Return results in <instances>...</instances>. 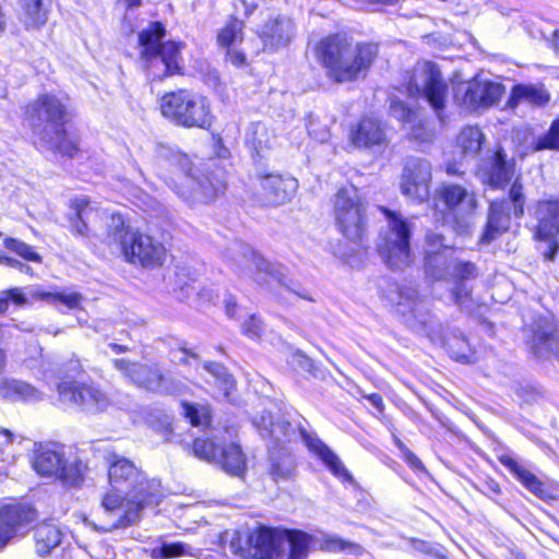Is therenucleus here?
I'll use <instances>...</instances> for the list:
<instances>
[{
  "label": "nucleus",
  "mask_w": 559,
  "mask_h": 559,
  "mask_svg": "<svg viewBox=\"0 0 559 559\" xmlns=\"http://www.w3.org/2000/svg\"><path fill=\"white\" fill-rule=\"evenodd\" d=\"M108 478L116 492L105 495L102 506L106 512L115 514V519L106 530L132 525L146 506L158 503L154 484L128 459L110 455Z\"/></svg>",
  "instance_id": "f257e3e1"
},
{
  "label": "nucleus",
  "mask_w": 559,
  "mask_h": 559,
  "mask_svg": "<svg viewBox=\"0 0 559 559\" xmlns=\"http://www.w3.org/2000/svg\"><path fill=\"white\" fill-rule=\"evenodd\" d=\"M316 53L330 78L349 82L366 73L378 56V46L371 43L354 45L345 36L332 35L318 44Z\"/></svg>",
  "instance_id": "f03ea898"
},
{
  "label": "nucleus",
  "mask_w": 559,
  "mask_h": 559,
  "mask_svg": "<svg viewBox=\"0 0 559 559\" xmlns=\"http://www.w3.org/2000/svg\"><path fill=\"white\" fill-rule=\"evenodd\" d=\"M105 221L107 237L106 240L117 245H155L151 235H143L139 226L131 221H127L121 214L111 213L99 209L96 204L86 198H76L70 203V228L73 233L81 236H88L92 228L88 223L94 218Z\"/></svg>",
  "instance_id": "7ed1b4c3"
},
{
  "label": "nucleus",
  "mask_w": 559,
  "mask_h": 559,
  "mask_svg": "<svg viewBox=\"0 0 559 559\" xmlns=\"http://www.w3.org/2000/svg\"><path fill=\"white\" fill-rule=\"evenodd\" d=\"M28 116L35 145L74 156L78 148L66 139L64 124L69 112L61 99L55 95H41L29 106Z\"/></svg>",
  "instance_id": "20e7f679"
},
{
  "label": "nucleus",
  "mask_w": 559,
  "mask_h": 559,
  "mask_svg": "<svg viewBox=\"0 0 559 559\" xmlns=\"http://www.w3.org/2000/svg\"><path fill=\"white\" fill-rule=\"evenodd\" d=\"M252 424L264 439H274L276 442L293 441L298 436L307 448L330 469V472L344 483H354L352 474L347 471L341 459L319 438L311 436L305 429H296L288 421H273L270 413L263 412L252 418Z\"/></svg>",
  "instance_id": "39448f33"
},
{
  "label": "nucleus",
  "mask_w": 559,
  "mask_h": 559,
  "mask_svg": "<svg viewBox=\"0 0 559 559\" xmlns=\"http://www.w3.org/2000/svg\"><path fill=\"white\" fill-rule=\"evenodd\" d=\"M165 28L158 22L151 23L139 34L141 57L146 74L152 80H163L167 76L180 74L182 71L180 41H165Z\"/></svg>",
  "instance_id": "423d86ee"
},
{
  "label": "nucleus",
  "mask_w": 559,
  "mask_h": 559,
  "mask_svg": "<svg viewBox=\"0 0 559 559\" xmlns=\"http://www.w3.org/2000/svg\"><path fill=\"white\" fill-rule=\"evenodd\" d=\"M159 107L165 118L182 128L207 130L214 120L210 100L189 90L166 93L160 98Z\"/></svg>",
  "instance_id": "0eeeda50"
},
{
  "label": "nucleus",
  "mask_w": 559,
  "mask_h": 559,
  "mask_svg": "<svg viewBox=\"0 0 559 559\" xmlns=\"http://www.w3.org/2000/svg\"><path fill=\"white\" fill-rule=\"evenodd\" d=\"M173 163L176 165L178 171L176 179L173 180L175 192L183 200L191 203H206L217 197L225 188V180L223 177H200L197 175L199 171L193 167L190 158L183 154H175Z\"/></svg>",
  "instance_id": "6e6552de"
},
{
  "label": "nucleus",
  "mask_w": 559,
  "mask_h": 559,
  "mask_svg": "<svg viewBox=\"0 0 559 559\" xmlns=\"http://www.w3.org/2000/svg\"><path fill=\"white\" fill-rule=\"evenodd\" d=\"M338 230L349 241H361L367 231V203L354 186L341 188L334 199Z\"/></svg>",
  "instance_id": "1a4fd4ad"
},
{
  "label": "nucleus",
  "mask_w": 559,
  "mask_h": 559,
  "mask_svg": "<svg viewBox=\"0 0 559 559\" xmlns=\"http://www.w3.org/2000/svg\"><path fill=\"white\" fill-rule=\"evenodd\" d=\"M34 469L45 477H57L66 486H79L83 480L84 466L78 459L66 456L64 445L40 444L34 454Z\"/></svg>",
  "instance_id": "9d476101"
},
{
  "label": "nucleus",
  "mask_w": 559,
  "mask_h": 559,
  "mask_svg": "<svg viewBox=\"0 0 559 559\" xmlns=\"http://www.w3.org/2000/svg\"><path fill=\"white\" fill-rule=\"evenodd\" d=\"M524 213V197L522 186L515 181L510 189V199L490 203L488 221L481 240L491 242L506 233L510 226L511 216H522Z\"/></svg>",
  "instance_id": "9b49d317"
},
{
  "label": "nucleus",
  "mask_w": 559,
  "mask_h": 559,
  "mask_svg": "<svg viewBox=\"0 0 559 559\" xmlns=\"http://www.w3.org/2000/svg\"><path fill=\"white\" fill-rule=\"evenodd\" d=\"M408 91L413 95L423 96L440 116L444 108L448 86L435 63L425 61L416 64Z\"/></svg>",
  "instance_id": "f8f14e48"
},
{
  "label": "nucleus",
  "mask_w": 559,
  "mask_h": 559,
  "mask_svg": "<svg viewBox=\"0 0 559 559\" xmlns=\"http://www.w3.org/2000/svg\"><path fill=\"white\" fill-rule=\"evenodd\" d=\"M59 399L86 413H100L110 405V400L99 388L76 381H63L58 385Z\"/></svg>",
  "instance_id": "ddd939ff"
},
{
  "label": "nucleus",
  "mask_w": 559,
  "mask_h": 559,
  "mask_svg": "<svg viewBox=\"0 0 559 559\" xmlns=\"http://www.w3.org/2000/svg\"><path fill=\"white\" fill-rule=\"evenodd\" d=\"M502 94L500 83L473 79L457 86L455 100L466 110L474 111L496 105Z\"/></svg>",
  "instance_id": "4468645a"
},
{
  "label": "nucleus",
  "mask_w": 559,
  "mask_h": 559,
  "mask_svg": "<svg viewBox=\"0 0 559 559\" xmlns=\"http://www.w3.org/2000/svg\"><path fill=\"white\" fill-rule=\"evenodd\" d=\"M435 209L440 212L442 219L464 217L476 209L475 195L465 188L454 183H442L435 192Z\"/></svg>",
  "instance_id": "2eb2a0df"
},
{
  "label": "nucleus",
  "mask_w": 559,
  "mask_h": 559,
  "mask_svg": "<svg viewBox=\"0 0 559 559\" xmlns=\"http://www.w3.org/2000/svg\"><path fill=\"white\" fill-rule=\"evenodd\" d=\"M431 179V165L428 160L408 158L401 176V192L412 201L421 203L429 198Z\"/></svg>",
  "instance_id": "dca6fc26"
},
{
  "label": "nucleus",
  "mask_w": 559,
  "mask_h": 559,
  "mask_svg": "<svg viewBox=\"0 0 559 559\" xmlns=\"http://www.w3.org/2000/svg\"><path fill=\"white\" fill-rule=\"evenodd\" d=\"M257 34L264 51L276 52L289 46L295 39L297 26L290 16L274 14L259 26Z\"/></svg>",
  "instance_id": "f3484780"
},
{
  "label": "nucleus",
  "mask_w": 559,
  "mask_h": 559,
  "mask_svg": "<svg viewBox=\"0 0 559 559\" xmlns=\"http://www.w3.org/2000/svg\"><path fill=\"white\" fill-rule=\"evenodd\" d=\"M382 296L394 307L397 313L404 317L406 323L411 325H414L413 321H417L419 324L424 323L419 313L423 299L414 285L388 283Z\"/></svg>",
  "instance_id": "a211bd4d"
},
{
  "label": "nucleus",
  "mask_w": 559,
  "mask_h": 559,
  "mask_svg": "<svg viewBox=\"0 0 559 559\" xmlns=\"http://www.w3.org/2000/svg\"><path fill=\"white\" fill-rule=\"evenodd\" d=\"M283 531L260 527L248 537V554L246 556L255 559H280L282 558L281 536Z\"/></svg>",
  "instance_id": "6ab92c4d"
},
{
  "label": "nucleus",
  "mask_w": 559,
  "mask_h": 559,
  "mask_svg": "<svg viewBox=\"0 0 559 559\" xmlns=\"http://www.w3.org/2000/svg\"><path fill=\"white\" fill-rule=\"evenodd\" d=\"M243 40V22L231 17L217 33V44L226 50L227 60L237 68L247 66L246 55L238 49Z\"/></svg>",
  "instance_id": "aec40b11"
},
{
  "label": "nucleus",
  "mask_w": 559,
  "mask_h": 559,
  "mask_svg": "<svg viewBox=\"0 0 559 559\" xmlns=\"http://www.w3.org/2000/svg\"><path fill=\"white\" fill-rule=\"evenodd\" d=\"M535 216L537 225L534 229L537 241L550 242L559 234V200L539 201Z\"/></svg>",
  "instance_id": "412c9836"
},
{
  "label": "nucleus",
  "mask_w": 559,
  "mask_h": 559,
  "mask_svg": "<svg viewBox=\"0 0 559 559\" xmlns=\"http://www.w3.org/2000/svg\"><path fill=\"white\" fill-rule=\"evenodd\" d=\"M7 364L4 350H0V397L11 402H35L41 400V393L24 381L3 377V370Z\"/></svg>",
  "instance_id": "4be33fe9"
},
{
  "label": "nucleus",
  "mask_w": 559,
  "mask_h": 559,
  "mask_svg": "<svg viewBox=\"0 0 559 559\" xmlns=\"http://www.w3.org/2000/svg\"><path fill=\"white\" fill-rule=\"evenodd\" d=\"M114 366L134 384L152 391L162 389L164 377L157 368L140 365L126 359H115Z\"/></svg>",
  "instance_id": "5701e85b"
},
{
  "label": "nucleus",
  "mask_w": 559,
  "mask_h": 559,
  "mask_svg": "<svg viewBox=\"0 0 559 559\" xmlns=\"http://www.w3.org/2000/svg\"><path fill=\"white\" fill-rule=\"evenodd\" d=\"M248 267L254 272L253 280L259 285H272L277 283L290 289L289 282L287 281L286 270L280 264H273L261 257L257 251L250 250V258L248 259Z\"/></svg>",
  "instance_id": "b1692460"
},
{
  "label": "nucleus",
  "mask_w": 559,
  "mask_h": 559,
  "mask_svg": "<svg viewBox=\"0 0 559 559\" xmlns=\"http://www.w3.org/2000/svg\"><path fill=\"white\" fill-rule=\"evenodd\" d=\"M532 333L530 342L535 356L546 358L556 355L559 357V337L550 321L540 320L535 322Z\"/></svg>",
  "instance_id": "393cba45"
},
{
  "label": "nucleus",
  "mask_w": 559,
  "mask_h": 559,
  "mask_svg": "<svg viewBox=\"0 0 559 559\" xmlns=\"http://www.w3.org/2000/svg\"><path fill=\"white\" fill-rule=\"evenodd\" d=\"M34 518V510L29 507H2L0 509V548L7 544L17 526L32 522Z\"/></svg>",
  "instance_id": "a878e982"
},
{
  "label": "nucleus",
  "mask_w": 559,
  "mask_h": 559,
  "mask_svg": "<svg viewBox=\"0 0 559 559\" xmlns=\"http://www.w3.org/2000/svg\"><path fill=\"white\" fill-rule=\"evenodd\" d=\"M262 188L269 204L280 205L289 201L298 188V182L293 177L269 175L262 180Z\"/></svg>",
  "instance_id": "bb28decb"
},
{
  "label": "nucleus",
  "mask_w": 559,
  "mask_h": 559,
  "mask_svg": "<svg viewBox=\"0 0 559 559\" xmlns=\"http://www.w3.org/2000/svg\"><path fill=\"white\" fill-rule=\"evenodd\" d=\"M350 138L353 143L359 147H373L386 144L384 129L381 122L373 117L361 119L352 131Z\"/></svg>",
  "instance_id": "cd10ccee"
},
{
  "label": "nucleus",
  "mask_w": 559,
  "mask_h": 559,
  "mask_svg": "<svg viewBox=\"0 0 559 559\" xmlns=\"http://www.w3.org/2000/svg\"><path fill=\"white\" fill-rule=\"evenodd\" d=\"M124 260L142 267L162 265L166 260L165 247H120Z\"/></svg>",
  "instance_id": "c85d7f7f"
},
{
  "label": "nucleus",
  "mask_w": 559,
  "mask_h": 559,
  "mask_svg": "<svg viewBox=\"0 0 559 559\" xmlns=\"http://www.w3.org/2000/svg\"><path fill=\"white\" fill-rule=\"evenodd\" d=\"M514 163L508 162L502 151H497L490 167L481 174V179L487 185L500 188L506 186L513 177Z\"/></svg>",
  "instance_id": "c756f323"
},
{
  "label": "nucleus",
  "mask_w": 559,
  "mask_h": 559,
  "mask_svg": "<svg viewBox=\"0 0 559 559\" xmlns=\"http://www.w3.org/2000/svg\"><path fill=\"white\" fill-rule=\"evenodd\" d=\"M379 210L385 215L391 238L386 245H409L415 228V221L403 217L397 212H392L383 206Z\"/></svg>",
  "instance_id": "7c9ffc66"
},
{
  "label": "nucleus",
  "mask_w": 559,
  "mask_h": 559,
  "mask_svg": "<svg viewBox=\"0 0 559 559\" xmlns=\"http://www.w3.org/2000/svg\"><path fill=\"white\" fill-rule=\"evenodd\" d=\"M217 464L222 469L239 478H242L247 471V459L239 444L231 442L221 449Z\"/></svg>",
  "instance_id": "2f4dec72"
},
{
  "label": "nucleus",
  "mask_w": 559,
  "mask_h": 559,
  "mask_svg": "<svg viewBox=\"0 0 559 559\" xmlns=\"http://www.w3.org/2000/svg\"><path fill=\"white\" fill-rule=\"evenodd\" d=\"M500 462L527 490L539 498L545 497L546 489L544 484L520 462L509 455L501 456Z\"/></svg>",
  "instance_id": "473e14b6"
},
{
  "label": "nucleus",
  "mask_w": 559,
  "mask_h": 559,
  "mask_svg": "<svg viewBox=\"0 0 559 559\" xmlns=\"http://www.w3.org/2000/svg\"><path fill=\"white\" fill-rule=\"evenodd\" d=\"M246 145L253 155L261 157L274 143V133L262 122L251 123L246 132Z\"/></svg>",
  "instance_id": "72a5a7b5"
},
{
  "label": "nucleus",
  "mask_w": 559,
  "mask_h": 559,
  "mask_svg": "<svg viewBox=\"0 0 559 559\" xmlns=\"http://www.w3.org/2000/svg\"><path fill=\"white\" fill-rule=\"evenodd\" d=\"M282 543V558L305 559L308 552L310 536L299 531H283L280 537Z\"/></svg>",
  "instance_id": "f704fd0d"
},
{
  "label": "nucleus",
  "mask_w": 559,
  "mask_h": 559,
  "mask_svg": "<svg viewBox=\"0 0 559 559\" xmlns=\"http://www.w3.org/2000/svg\"><path fill=\"white\" fill-rule=\"evenodd\" d=\"M428 336L432 342L440 343L448 347L453 359L462 364H474L476 355L471 350L467 341L464 337L454 336L452 340L444 337L441 333L428 332Z\"/></svg>",
  "instance_id": "c9c22d12"
},
{
  "label": "nucleus",
  "mask_w": 559,
  "mask_h": 559,
  "mask_svg": "<svg viewBox=\"0 0 559 559\" xmlns=\"http://www.w3.org/2000/svg\"><path fill=\"white\" fill-rule=\"evenodd\" d=\"M20 20L27 28H39L48 20V9L43 0H20Z\"/></svg>",
  "instance_id": "e433bc0d"
},
{
  "label": "nucleus",
  "mask_w": 559,
  "mask_h": 559,
  "mask_svg": "<svg viewBox=\"0 0 559 559\" xmlns=\"http://www.w3.org/2000/svg\"><path fill=\"white\" fill-rule=\"evenodd\" d=\"M60 530L51 523H43L35 530L36 550L40 556L48 555L51 549L57 547L61 542Z\"/></svg>",
  "instance_id": "4c0bfd02"
},
{
  "label": "nucleus",
  "mask_w": 559,
  "mask_h": 559,
  "mask_svg": "<svg viewBox=\"0 0 559 559\" xmlns=\"http://www.w3.org/2000/svg\"><path fill=\"white\" fill-rule=\"evenodd\" d=\"M378 253L391 270H404L414 260L411 247H378Z\"/></svg>",
  "instance_id": "58836bf2"
},
{
  "label": "nucleus",
  "mask_w": 559,
  "mask_h": 559,
  "mask_svg": "<svg viewBox=\"0 0 559 559\" xmlns=\"http://www.w3.org/2000/svg\"><path fill=\"white\" fill-rule=\"evenodd\" d=\"M511 99L516 103L526 102L543 106L549 102L550 96L543 85L519 84L513 87Z\"/></svg>",
  "instance_id": "ea45409f"
},
{
  "label": "nucleus",
  "mask_w": 559,
  "mask_h": 559,
  "mask_svg": "<svg viewBox=\"0 0 559 559\" xmlns=\"http://www.w3.org/2000/svg\"><path fill=\"white\" fill-rule=\"evenodd\" d=\"M295 469V459L290 451L274 449L271 452V474L274 478H288Z\"/></svg>",
  "instance_id": "a19ab883"
},
{
  "label": "nucleus",
  "mask_w": 559,
  "mask_h": 559,
  "mask_svg": "<svg viewBox=\"0 0 559 559\" xmlns=\"http://www.w3.org/2000/svg\"><path fill=\"white\" fill-rule=\"evenodd\" d=\"M29 298L46 300L49 302H61L67 306L69 309L78 308L83 300L81 294L76 292L71 293H51V292H43L39 289H31L28 292Z\"/></svg>",
  "instance_id": "79ce46f5"
},
{
  "label": "nucleus",
  "mask_w": 559,
  "mask_h": 559,
  "mask_svg": "<svg viewBox=\"0 0 559 559\" xmlns=\"http://www.w3.org/2000/svg\"><path fill=\"white\" fill-rule=\"evenodd\" d=\"M218 436L197 438L192 445L194 455L206 462L217 463L222 447L217 443Z\"/></svg>",
  "instance_id": "37998d69"
},
{
  "label": "nucleus",
  "mask_w": 559,
  "mask_h": 559,
  "mask_svg": "<svg viewBox=\"0 0 559 559\" xmlns=\"http://www.w3.org/2000/svg\"><path fill=\"white\" fill-rule=\"evenodd\" d=\"M483 133L476 127L464 128L457 136V146L464 156H475L481 146Z\"/></svg>",
  "instance_id": "c03bdc74"
},
{
  "label": "nucleus",
  "mask_w": 559,
  "mask_h": 559,
  "mask_svg": "<svg viewBox=\"0 0 559 559\" xmlns=\"http://www.w3.org/2000/svg\"><path fill=\"white\" fill-rule=\"evenodd\" d=\"M198 273L191 271L190 267L181 266L177 267L174 272L167 276L168 286L174 292H181L186 297L189 295L191 285L197 281Z\"/></svg>",
  "instance_id": "a18cd8bd"
},
{
  "label": "nucleus",
  "mask_w": 559,
  "mask_h": 559,
  "mask_svg": "<svg viewBox=\"0 0 559 559\" xmlns=\"http://www.w3.org/2000/svg\"><path fill=\"white\" fill-rule=\"evenodd\" d=\"M426 273L435 278H442L450 265L447 263L444 252L440 250L427 253L425 257Z\"/></svg>",
  "instance_id": "49530a36"
},
{
  "label": "nucleus",
  "mask_w": 559,
  "mask_h": 559,
  "mask_svg": "<svg viewBox=\"0 0 559 559\" xmlns=\"http://www.w3.org/2000/svg\"><path fill=\"white\" fill-rule=\"evenodd\" d=\"M332 253L353 269L361 266L365 260V250L361 247H334Z\"/></svg>",
  "instance_id": "de8ad7c7"
},
{
  "label": "nucleus",
  "mask_w": 559,
  "mask_h": 559,
  "mask_svg": "<svg viewBox=\"0 0 559 559\" xmlns=\"http://www.w3.org/2000/svg\"><path fill=\"white\" fill-rule=\"evenodd\" d=\"M543 150L559 151V119L551 123L546 134L535 140L532 151L538 152Z\"/></svg>",
  "instance_id": "09e8293b"
},
{
  "label": "nucleus",
  "mask_w": 559,
  "mask_h": 559,
  "mask_svg": "<svg viewBox=\"0 0 559 559\" xmlns=\"http://www.w3.org/2000/svg\"><path fill=\"white\" fill-rule=\"evenodd\" d=\"M204 369L215 377L224 395L228 397L234 388V379L228 374L226 368L218 362H207L204 365Z\"/></svg>",
  "instance_id": "8fccbe9b"
},
{
  "label": "nucleus",
  "mask_w": 559,
  "mask_h": 559,
  "mask_svg": "<svg viewBox=\"0 0 559 559\" xmlns=\"http://www.w3.org/2000/svg\"><path fill=\"white\" fill-rule=\"evenodd\" d=\"M154 552H158L159 555L156 557L162 559L195 556V549L185 543H165L158 550H154Z\"/></svg>",
  "instance_id": "3c124183"
},
{
  "label": "nucleus",
  "mask_w": 559,
  "mask_h": 559,
  "mask_svg": "<svg viewBox=\"0 0 559 559\" xmlns=\"http://www.w3.org/2000/svg\"><path fill=\"white\" fill-rule=\"evenodd\" d=\"M185 416L190 420L192 426H205L210 421L209 411L205 407H194L193 405L183 404Z\"/></svg>",
  "instance_id": "603ef678"
},
{
  "label": "nucleus",
  "mask_w": 559,
  "mask_h": 559,
  "mask_svg": "<svg viewBox=\"0 0 559 559\" xmlns=\"http://www.w3.org/2000/svg\"><path fill=\"white\" fill-rule=\"evenodd\" d=\"M391 115L404 123H413L416 112L408 108L403 102L393 99L390 105Z\"/></svg>",
  "instance_id": "864d4df0"
},
{
  "label": "nucleus",
  "mask_w": 559,
  "mask_h": 559,
  "mask_svg": "<svg viewBox=\"0 0 559 559\" xmlns=\"http://www.w3.org/2000/svg\"><path fill=\"white\" fill-rule=\"evenodd\" d=\"M307 128L309 135L320 143H324L330 139L328 127L316 119L310 118Z\"/></svg>",
  "instance_id": "5fc2aeb1"
},
{
  "label": "nucleus",
  "mask_w": 559,
  "mask_h": 559,
  "mask_svg": "<svg viewBox=\"0 0 559 559\" xmlns=\"http://www.w3.org/2000/svg\"><path fill=\"white\" fill-rule=\"evenodd\" d=\"M324 548L329 551H352L358 548V546L354 543L346 542L338 537H328L324 540Z\"/></svg>",
  "instance_id": "6e6d98bb"
},
{
  "label": "nucleus",
  "mask_w": 559,
  "mask_h": 559,
  "mask_svg": "<svg viewBox=\"0 0 559 559\" xmlns=\"http://www.w3.org/2000/svg\"><path fill=\"white\" fill-rule=\"evenodd\" d=\"M0 298L5 299L8 306L9 300L13 301L17 306H24L28 304V297L21 288H11L0 294Z\"/></svg>",
  "instance_id": "4d7b16f0"
},
{
  "label": "nucleus",
  "mask_w": 559,
  "mask_h": 559,
  "mask_svg": "<svg viewBox=\"0 0 559 559\" xmlns=\"http://www.w3.org/2000/svg\"><path fill=\"white\" fill-rule=\"evenodd\" d=\"M242 333L246 334L249 337H258L262 331V324L261 321L255 318L254 316H250L243 323H242Z\"/></svg>",
  "instance_id": "13d9d810"
},
{
  "label": "nucleus",
  "mask_w": 559,
  "mask_h": 559,
  "mask_svg": "<svg viewBox=\"0 0 559 559\" xmlns=\"http://www.w3.org/2000/svg\"><path fill=\"white\" fill-rule=\"evenodd\" d=\"M400 450L402 451L404 461L414 469V471H424L425 467L421 461L411 452L401 441L396 442Z\"/></svg>",
  "instance_id": "bf43d9fd"
},
{
  "label": "nucleus",
  "mask_w": 559,
  "mask_h": 559,
  "mask_svg": "<svg viewBox=\"0 0 559 559\" xmlns=\"http://www.w3.org/2000/svg\"><path fill=\"white\" fill-rule=\"evenodd\" d=\"M454 272L457 277L467 280L475 276L476 269L469 262H460L454 265Z\"/></svg>",
  "instance_id": "052dcab7"
},
{
  "label": "nucleus",
  "mask_w": 559,
  "mask_h": 559,
  "mask_svg": "<svg viewBox=\"0 0 559 559\" xmlns=\"http://www.w3.org/2000/svg\"><path fill=\"white\" fill-rule=\"evenodd\" d=\"M235 7L238 12L242 11L246 16H249L255 10L257 4L254 0H237Z\"/></svg>",
  "instance_id": "680f3d73"
},
{
  "label": "nucleus",
  "mask_w": 559,
  "mask_h": 559,
  "mask_svg": "<svg viewBox=\"0 0 559 559\" xmlns=\"http://www.w3.org/2000/svg\"><path fill=\"white\" fill-rule=\"evenodd\" d=\"M81 364L78 358H71L68 364L67 368L63 370L61 369L60 372L64 373L67 377H74L81 372Z\"/></svg>",
  "instance_id": "e2e57ef3"
},
{
  "label": "nucleus",
  "mask_w": 559,
  "mask_h": 559,
  "mask_svg": "<svg viewBox=\"0 0 559 559\" xmlns=\"http://www.w3.org/2000/svg\"><path fill=\"white\" fill-rule=\"evenodd\" d=\"M0 264L20 269L23 266V264L10 253H0Z\"/></svg>",
  "instance_id": "0e129e2a"
},
{
  "label": "nucleus",
  "mask_w": 559,
  "mask_h": 559,
  "mask_svg": "<svg viewBox=\"0 0 559 559\" xmlns=\"http://www.w3.org/2000/svg\"><path fill=\"white\" fill-rule=\"evenodd\" d=\"M467 295H468V290L466 289V287L464 285L460 284L452 293V298L455 304L462 305L463 298L467 297Z\"/></svg>",
  "instance_id": "69168bd1"
},
{
  "label": "nucleus",
  "mask_w": 559,
  "mask_h": 559,
  "mask_svg": "<svg viewBox=\"0 0 559 559\" xmlns=\"http://www.w3.org/2000/svg\"><path fill=\"white\" fill-rule=\"evenodd\" d=\"M17 251L16 253L21 255L22 258L31 261H37L39 259V255L31 250V247H16Z\"/></svg>",
  "instance_id": "338daca9"
},
{
  "label": "nucleus",
  "mask_w": 559,
  "mask_h": 559,
  "mask_svg": "<svg viewBox=\"0 0 559 559\" xmlns=\"http://www.w3.org/2000/svg\"><path fill=\"white\" fill-rule=\"evenodd\" d=\"M294 358L304 370H310L312 368V361L301 353H296Z\"/></svg>",
  "instance_id": "774afa93"
}]
</instances>
